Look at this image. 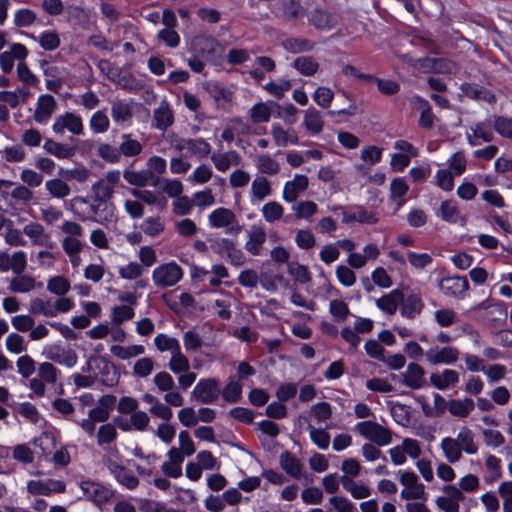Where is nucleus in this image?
Here are the masks:
<instances>
[{"mask_svg": "<svg viewBox=\"0 0 512 512\" xmlns=\"http://www.w3.org/2000/svg\"><path fill=\"white\" fill-rule=\"evenodd\" d=\"M401 302V314L407 318H414L422 310V302L416 294H411L404 298L402 290H392L389 295L378 299L377 306L386 313L393 314L398 303Z\"/></svg>", "mask_w": 512, "mask_h": 512, "instance_id": "nucleus-1", "label": "nucleus"}, {"mask_svg": "<svg viewBox=\"0 0 512 512\" xmlns=\"http://www.w3.org/2000/svg\"><path fill=\"white\" fill-rule=\"evenodd\" d=\"M58 296L56 299L35 298L30 302V312L40 314L46 317L56 316L58 313H64L72 308V301L62 295L68 290H52Z\"/></svg>", "mask_w": 512, "mask_h": 512, "instance_id": "nucleus-2", "label": "nucleus"}, {"mask_svg": "<svg viewBox=\"0 0 512 512\" xmlns=\"http://www.w3.org/2000/svg\"><path fill=\"white\" fill-rule=\"evenodd\" d=\"M191 45L194 53L206 62L216 64L222 57L223 47L213 37L197 36Z\"/></svg>", "mask_w": 512, "mask_h": 512, "instance_id": "nucleus-3", "label": "nucleus"}, {"mask_svg": "<svg viewBox=\"0 0 512 512\" xmlns=\"http://www.w3.org/2000/svg\"><path fill=\"white\" fill-rule=\"evenodd\" d=\"M355 429L365 439L378 446H386L392 441L391 431L375 421L368 420L359 422L356 424Z\"/></svg>", "mask_w": 512, "mask_h": 512, "instance_id": "nucleus-4", "label": "nucleus"}, {"mask_svg": "<svg viewBox=\"0 0 512 512\" xmlns=\"http://www.w3.org/2000/svg\"><path fill=\"white\" fill-rule=\"evenodd\" d=\"M10 261V269L18 276L12 280L9 288H42L43 283H36L35 279L30 276L20 275L26 267V255L24 252L14 253Z\"/></svg>", "mask_w": 512, "mask_h": 512, "instance_id": "nucleus-5", "label": "nucleus"}, {"mask_svg": "<svg viewBox=\"0 0 512 512\" xmlns=\"http://www.w3.org/2000/svg\"><path fill=\"white\" fill-rule=\"evenodd\" d=\"M399 481L404 486L400 493L402 499L427 501L428 494L425 491V486L418 482V476L414 472H402Z\"/></svg>", "mask_w": 512, "mask_h": 512, "instance_id": "nucleus-6", "label": "nucleus"}, {"mask_svg": "<svg viewBox=\"0 0 512 512\" xmlns=\"http://www.w3.org/2000/svg\"><path fill=\"white\" fill-rule=\"evenodd\" d=\"M220 396V384L216 378H202L195 385L191 397L202 404L215 403Z\"/></svg>", "mask_w": 512, "mask_h": 512, "instance_id": "nucleus-7", "label": "nucleus"}, {"mask_svg": "<svg viewBox=\"0 0 512 512\" xmlns=\"http://www.w3.org/2000/svg\"><path fill=\"white\" fill-rule=\"evenodd\" d=\"M103 463L114 479L128 490H134L139 485V479L126 467L113 460L111 457H104Z\"/></svg>", "mask_w": 512, "mask_h": 512, "instance_id": "nucleus-8", "label": "nucleus"}, {"mask_svg": "<svg viewBox=\"0 0 512 512\" xmlns=\"http://www.w3.org/2000/svg\"><path fill=\"white\" fill-rule=\"evenodd\" d=\"M66 491V484L63 480L46 478L41 480H30L27 482V492L30 495L51 496Z\"/></svg>", "mask_w": 512, "mask_h": 512, "instance_id": "nucleus-9", "label": "nucleus"}, {"mask_svg": "<svg viewBox=\"0 0 512 512\" xmlns=\"http://www.w3.org/2000/svg\"><path fill=\"white\" fill-rule=\"evenodd\" d=\"M182 277L183 270L174 262L162 264L153 271V280L158 286H173Z\"/></svg>", "mask_w": 512, "mask_h": 512, "instance_id": "nucleus-10", "label": "nucleus"}, {"mask_svg": "<svg viewBox=\"0 0 512 512\" xmlns=\"http://www.w3.org/2000/svg\"><path fill=\"white\" fill-rule=\"evenodd\" d=\"M43 353L48 360L68 368L74 367L78 361V356L74 350L57 344L47 345Z\"/></svg>", "mask_w": 512, "mask_h": 512, "instance_id": "nucleus-11", "label": "nucleus"}, {"mask_svg": "<svg viewBox=\"0 0 512 512\" xmlns=\"http://www.w3.org/2000/svg\"><path fill=\"white\" fill-rule=\"evenodd\" d=\"M84 496L98 506L108 502L113 497V491L100 483L85 480L80 482Z\"/></svg>", "mask_w": 512, "mask_h": 512, "instance_id": "nucleus-12", "label": "nucleus"}, {"mask_svg": "<svg viewBox=\"0 0 512 512\" xmlns=\"http://www.w3.org/2000/svg\"><path fill=\"white\" fill-rule=\"evenodd\" d=\"M459 355L460 352L456 347L444 346L439 348L436 346L426 351L425 358L431 365H450L459 359Z\"/></svg>", "mask_w": 512, "mask_h": 512, "instance_id": "nucleus-13", "label": "nucleus"}, {"mask_svg": "<svg viewBox=\"0 0 512 512\" xmlns=\"http://www.w3.org/2000/svg\"><path fill=\"white\" fill-rule=\"evenodd\" d=\"M52 129L56 134H63L64 130L67 129L74 135H81L83 134L84 127L80 116L66 112L55 118Z\"/></svg>", "mask_w": 512, "mask_h": 512, "instance_id": "nucleus-14", "label": "nucleus"}, {"mask_svg": "<svg viewBox=\"0 0 512 512\" xmlns=\"http://www.w3.org/2000/svg\"><path fill=\"white\" fill-rule=\"evenodd\" d=\"M28 55L27 48L21 43H13L9 51L0 54V67L6 74L10 73L14 66V59L20 62Z\"/></svg>", "mask_w": 512, "mask_h": 512, "instance_id": "nucleus-15", "label": "nucleus"}, {"mask_svg": "<svg viewBox=\"0 0 512 512\" xmlns=\"http://www.w3.org/2000/svg\"><path fill=\"white\" fill-rule=\"evenodd\" d=\"M425 371L417 363H409L406 371L402 374V384L411 389H420L426 385L424 378Z\"/></svg>", "mask_w": 512, "mask_h": 512, "instance_id": "nucleus-16", "label": "nucleus"}, {"mask_svg": "<svg viewBox=\"0 0 512 512\" xmlns=\"http://www.w3.org/2000/svg\"><path fill=\"white\" fill-rule=\"evenodd\" d=\"M94 377L95 381H99L108 387H113L119 380L115 366L104 357H101V363L98 364Z\"/></svg>", "mask_w": 512, "mask_h": 512, "instance_id": "nucleus-17", "label": "nucleus"}, {"mask_svg": "<svg viewBox=\"0 0 512 512\" xmlns=\"http://www.w3.org/2000/svg\"><path fill=\"white\" fill-rule=\"evenodd\" d=\"M309 181L305 175H295L294 179L288 181L284 185L283 198L287 202H294L300 193L304 192L308 187Z\"/></svg>", "mask_w": 512, "mask_h": 512, "instance_id": "nucleus-18", "label": "nucleus"}, {"mask_svg": "<svg viewBox=\"0 0 512 512\" xmlns=\"http://www.w3.org/2000/svg\"><path fill=\"white\" fill-rule=\"evenodd\" d=\"M460 375L456 370L444 369L441 373L430 375V383L439 390H446L459 383Z\"/></svg>", "mask_w": 512, "mask_h": 512, "instance_id": "nucleus-19", "label": "nucleus"}, {"mask_svg": "<svg viewBox=\"0 0 512 512\" xmlns=\"http://www.w3.org/2000/svg\"><path fill=\"white\" fill-rule=\"evenodd\" d=\"M211 160L218 171L225 172L231 166H238L241 164V156L235 150H229L225 153H213Z\"/></svg>", "mask_w": 512, "mask_h": 512, "instance_id": "nucleus-20", "label": "nucleus"}, {"mask_svg": "<svg viewBox=\"0 0 512 512\" xmlns=\"http://www.w3.org/2000/svg\"><path fill=\"white\" fill-rule=\"evenodd\" d=\"M279 460L281 468L289 476L297 480L302 477L304 466L296 456L289 451H284L281 453Z\"/></svg>", "mask_w": 512, "mask_h": 512, "instance_id": "nucleus-21", "label": "nucleus"}, {"mask_svg": "<svg viewBox=\"0 0 512 512\" xmlns=\"http://www.w3.org/2000/svg\"><path fill=\"white\" fill-rule=\"evenodd\" d=\"M56 108V101L52 95H41L37 102L34 119L38 123H45L53 114Z\"/></svg>", "mask_w": 512, "mask_h": 512, "instance_id": "nucleus-22", "label": "nucleus"}, {"mask_svg": "<svg viewBox=\"0 0 512 512\" xmlns=\"http://www.w3.org/2000/svg\"><path fill=\"white\" fill-rule=\"evenodd\" d=\"M411 102L420 110L419 126L426 129L432 128L435 116L429 102L420 96H414Z\"/></svg>", "mask_w": 512, "mask_h": 512, "instance_id": "nucleus-23", "label": "nucleus"}, {"mask_svg": "<svg viewBox=\"0 0 512 512\" xmlns=\"http://www.w3.org/2000/svg\"><path fill=\"white\" fill-rule=\"evenodd\" d=\"M475 435L473 431L467 426H463L460 428L456 438H454L459 447L463 452L468 455H474L478 451V446L474 440Z\"/></svg>", "mask_w": 512, "mask_h": 512, "instance_id": "nucleus-24", "label": "nucleus"}, {"mask_svg": "<svg viewBox=\"0 0 512 512\" xmlns=\"http://www.w3.org/2000/svg\"><path fill=\"white\" fill-rule=\"evenodd\" d=\"M249 240L245 244V249L252 255H259L260 248L266 240V232L261 226H251L249 232Z\"/></svg>", "mask_w": 512, "mask_h": 512, "instance_id": "nucleus-25", "label": "nucleus"}, {"mask_svg": "<svg viewBox=\"0 0 512 512\" xmlns=\"http://www.w3.org/2000/svg\"><path fill=\"white\" fill-rule=\"evenodd\" d=\"M153 119L154 126L162 131L173 124L174 115L167 102H161L160 106L154 110Z\"/></svg>", "mask_w": 512, "mask_h": 512, "instance_id": "nucleus-26", "label": "nucleus"}, {"mask_svg": "<svg viewBox=\"0 0 512 512\" xmlns=\"http://www.w3.org/2000/svg\"><path fill=\"white\" fill-rule=\"evenodd\" d=\"M209 222L215 228L228 227L236 222V216L230 209L218 208L209 215Z\"/></svg>", "mask_w": 512, "mask_h": 512, "instance_id": "nucleus-27", "label": "nucleus"}, {"mask_svg": "<svg viewBox=\"0 0 512 512\" xmlns=\"http://www.w3.org/2000/svg\"><path fill=\"white\" fill-rule=\"evenodd\" d=\"M475 409V402L471 398L451 399L449 401V412L458 418H466Z\"/></svg>", "mask_w": 512, "mask_h": 512, "instance_id": "nucleus-28", "label": "nucleus"}, {"mask_svg": "<svg viewBox=\"0 0 512 512\" xmlns=\"http://www.w3.org/2000/svg\"><path fill=\"white\" fill-rule=\"evenodd\" d=\"M23 232L32 240L34 244L52 247L49 236L45 234L44 227L41 224L31 222L24 227Z\"/></svg>", "mask_w": 512, "mask_h": 512, "instance_id": "nucleus-29", "label": "nucleus"}, {"mask_svg": "<svg viewBox=\"0 0 512 512\" xmlns=\"http://www.w3.org/2000/svg\"><path fill=\"white\" fill-rule=\"evenodd\" d=\"M242 384L234 377H230L226 385L220 390L222 398L227 403H237L242 399Z\"/></svg>", "mask_w": 512, "mask_h": 512, "instance_id": "nucleus-30", "label": "nucleus"}, {"mask_svg": "<svg viewBox=\"0 0 512 512\" xmlns=\"http://www.w3.org/2000/svg\"><path fill=\"white\" fill-rule=\"evenodd\" d=\"M440 448L448 463H456L462 458V450L452 437H445L440 442Z\"/></svg>", "mask_w": 512, "mask_h": 512, "instance_id": "nucleus-31", "label": "nucleus"}, {"mask_svg": "<svg viewBox=\"0 0 512 512\" xmlns=\"http://www.w3.org/2000/svg\"><path fill=\"white\" fill-rule=\"evenodd\" d=\"M44 150L60 159H67L75 155L76 149L52 139H47L43 145Z\"/></svg>", "mask_w": 512, "mask_h": 512, "instance_id": "nucleus-32", "label": "nucleus"}, {"mask_svg": "<svg viewBox=\"0 0 512 512\" xmlns=\"http://www.w3.org/2000/svg\"><path fill=\"white\" fill-rule=\"evenodd\" d=\"M341 484L343 488L351 494L354 499H364L371 495V490L369 487L357 484L353 481L352 478L348 476L340 477Z\"/></svg>", "mask_w": 512, "mask_h": 512, "instance_id": "nucleus-33", "label": "nucleus"}, {"mask_svg": "<svg viewBox=\"0 0 512 512\" xmlns=\"http://www.w3.org/2000/svg\"><path fill=\"white\" fill-rule=\"evenodd\" d=\"M314 42L305 38H286L282 41V47L290 53H302L313 50Z\"/></svg>", "mask_w": 512, "mask_h": 512, "instance_id": "nucleus-34", "label": "nucleus"}, {"mask_svg": "<svg viewBox=\"0 0 512 512\" xmlns=\"http://www.w3.org/2000/svg\"><path fill=\"white\" fill-rule=\"evenodd\" d=\"M124 179L131 185L137 187H145L154 179V174L150 170L132 171L125 170L123 173Z\"/></svg>", "mask_w": 512, "mask_h": 512, "instance_id": "nucleus-35", "label": "nucleus"}, {"mask_svg": "<svg viewBox=\"0 0 512 512\" xmlns=\"http://www.w3.org/2000/svg\"><path fill=\"white\" fill-rule=\"evenodd\" d=\"M168 368L174 374H181L188 372L190 369V362L188 358L181 352V347L176 349L168 362Z\"/></svg>", "mask_w": 512, "mask_h": 512, "instance_id": "nucleus-36", "label": "nucleus"}, {"mask_svg": "<svg viewBox=\"0 0 512 512\" xmlns=\"http://www.w3.org/2000/svg\"><path fill=\"white\" fill-rule=\"evenodd\" d=\"M304 126L311 134H319L323 129V120L321 113L314 108H309L305 112Z\"/></svg>", "mask_w": 512, "mask_h": 512, "instance_id": "nucleus-37", "label": "nucleus"}, {"mask_svg": "<svg viewBox=\"0 0 512 512\" xmlns=\"http://www.w3.org/2000/svg\"><path fill=\"white\" fill-rule=\"evenodd\" d=\"M309 22L317 29H330L335 25L334 18L326 11L318 8L311 12Z\"/></svg>", "mask_w": 512, "mask_h": 512, "instance_id": "nucleus-38", "label": "nucleus"}, {"mask_svg": "<svg viewBox=\"0 0 512 512\" xmlns=\"http://www.w3.org/2000/svg\"><path fill=\"white\" fill-rule=\"evenodd\" d=\"M256 167L259 172L275 175L280 171V164L269 154H261L256 158Z\"/></svg>", "mask_w": 512, "mask_h": 512, "instance_id": "nucleus-39", "label": "nucleus"}, {"mask_svg": "<svg viewBox=\"0 0 512 512\" xmlns=\"http://www.w3.org/2000/svg\"><path fill=\"white\" fill-rule=\"evenodd\" d=\"M45 188L52 197L65 198L70 195L69 185L60 178H54L46 181Z\"/></svg>", "mask_w": 512, "mask_h": 512, "instance_id": "nucleus-40", "label": "nucleus"}, {"mask_svg": "<svg viewBox=\"0 0 512 512\" xmlns=\"http://www.w3.org/2000/svg\"><path fill=\"white\" fill-rule=\"evenodd\" d=\"M121 139L122 142L119 146L120 155L123 154L126 157H133L141 153V143L135 139H132L130 134H123Z\"/></svg>", "mask_w": 512, "mask_h": 512, "instance_id": "nucleus-41", "label": "nucleus"}, {"mask_svg": "<svg viewBox=\"0 0 512 512\" xmlns=\"http://www.w3.org/2000/svg\"><path fill=\"white\" fill-rule=\"evenodd\" d=\"M280 10L282 15L289 20L301 18L304 12L300 0H282Z\"/></svg>", "mask_w": 512, "mask_h": 512, "instance_id": "nucleus-42", "label": "nucleus"}, {"mask_svg": "<svg viewBox=\"0 0 512 512\" xmlns=\"http://www.w3.org/2000/svg\"><path fill=\"white\" fill-rule=\"evenodd\" d=\"M93 209L96 221L100 224H107L115 220V207L112 203H98Z\"/></svg>", "mask_w": 512, "mask_h": 512, "instance_id": "nucleus-43", "label": "nucleus"}, {"mask_svg": "<svg viewBox=\"0 0 512 512\" xmlns=\"http://www.w3.org/2000/svg\"><path fill=\"white\" fill-rule=\"evenodd\" d=\"M293 66L304 76H312L319 69V64L312 57L308 56L297 57L293 62Z\"/></svg>", "mask_w": 512, "mask_h": 512, "instance_id": "nucleus-44", "label": "nucleus"}, {"mask_svg": "<svg viewBox=\"0 0 512 512\" xmlns=\"http://www.w3.org/2000/svg\"><path fill=\"white\" fill-rule=\"evenodd\" d=\"M272 192L270 182L264 176H257L251 185V193L258 200H263Z\"/></svg>", "mask_w": 512, "mask_h": 512, "instance_id": "nucleus-45", "label": "nucleus"}, {"mask_svg": "<svg viewBox=\"0 0 512 512\" xmlns=\"http://www.w3.org/2000/svg\"><path fill=\"white\" fill-rule=\"evenodd\" d=\"M111 115L115 122H126L132 118V106L121 101L112 104Z\"/></svg>", "mask_w": 512, "mask_h": 512, "instance_id": "nucleus-46", "label": "nucleus"}, {"mask_svg": "<svg viewBox=\"0 0 512 512\" xmlns=\"http://www.w3.org/2000/svg\"><path fill=\"white\" fill-rule=\"evenodd\" d=\"M186 150L199 158H204L210 154L211 146L203 138L188 139Z\"/></svg>", "mask_w": 512, "mask_h": 512, "instance_id": "nucleus-47", "label": "nucleus"}, {"mask_svg": "<svg viewBox=\"0 0 512 512\" xmlns=\"http://www.w3.org/2000/svg\"><path fill=\"white\" fill-rule=\"evenodd\" d=\"M311 441L321 450H326L330 444V434L321 428L308 426Z\"/></svg>", "mask_w": 512, "mask_h": 512, "instance_id": "nucleus-48", "label": "nucleus"}, {"mask_svg": "<svg viewBox=\"0 0 512 512\" xmlns=\"http://www.w3.org/2000/svg\"><path fill=\"white\" fill-rule=\"evenodd\" d=\"M288 272L290 276L299 284H307L311 280L308 268L297 262L288 263Z\"/></svg>", "mask_w": 512, "mask_h": 512, "instance_id": "nucleus-49", "label": "nucleus"}, {"mask_svg": "<svg viewBox=\"0 0 512 512\" xmlns=\"http://www.w3.org/2000/svg\"><path fill=\"white\" fill-rule=\"evenodd\" d=\"M131 194L135 198L141 199L147 204L157 205L160 209H163L166 206V199L164 197H157L152 191L132 189Z\"/></svg>", "mask_w": 512, "mask_h": 512, "instance_id": "nucleus-50", "label": "nucleus"}, {"mask_svg": "<svg viewBox=\"0 0 512 512\" xmlns=\"http://www.w3.org/2000/svg\"><path fill=\"white\" fill-rule=\"evenodd\" d=\"M153 383L158 392L164 393L175 388V381L167 371H160L153 377Z\"/></svg>", "mask_w": 512, "mask_h": 512, "instance_id": "nucleus-51", "label": "nucleus"}, {"mask_svg": "<svg viewBox=\"0 0 512 512\" xmlns=\"http://www.w3.org/2000/svg\"><path fill=\"white\" fill-rule=\"evenodd\" d=\"M111 351L118 358L126 360L143 354L145 352V348L143 345H131L127 347L113 346Z\"/></svg>", "mask_w": 512, "mask_h": 512, "instance_id": "nucleus-52", "label": "nucleus"}, {"mask_svg": "<svg viewBox=\"0 0 512 512\" xmlns=\"http://www.w3.org/2000/svg\"><path fill=\"white\" fill-rule=\"evenodd\" d=\"M154 344L160 352L169 351L171 354L180 348V343L176 338L165 334H158L154 339Z\"/></svg>", "mask_w": 512, "mask_h": 512, "instance_id": "nucleus-53", "label": "nucleus"}, {"mask_svg": "<svg viewBox=\"0 0 512 512\" xmlns=\"http://www.w3.org/2000/svg\"><path fill=\"white\" fill-rule=\"evenodd\" d=\"M154 369V361L150 357H142L133 365V374L140 378L148 377Z\"/></svg>", "mask_w": 512, "mask_h": 512, "instance_id": "nucleus-54", "label": "nucleus"}, {"mask_svg": "<svg viewBox=\"0 0 512 512\" xmlns=\"http://www.w3.org/2000/svg\"><path fill=\"white\" fill-rule=\"evenodd\" d=\"M217 244L228 252L233 264L241 265L244 262V255L241 250L235 248L234 241L223 238Z\"/></svg>", "mask_w": 512, "mask_h": 512, "instance_id": "nucleus-55", "label": "nucleus"}, {"mask_svg": "<svg viewBox=\"0 0 512 512\" xmlns=\"http://www.w3.org/2000/svg\"><path fill=\"white\" fill-rule=\"evenodd\" d=\"M15 411L33 424H37L40 420V414L37 408L30 402L20 403L18 407L15 408Z\"/></svg>", "mask_w": 512, "mask_h": 512, "instance_id": "nucleus-56", "label": "nucleus"}, {"mask_svg": "<svg viewBox=\"0 0 512 512\" xmlns=\"http://www.w3.org/2000/svg\"><path fill=\"white\" fill-rule=\"evenodd\" d=\"M59 370L50 362H43L38 367V376L46 383L53 384L57 381Z\"/></svg>", "mask_w": 512, "mask_h": 512, "instance_id": "nucleus-57", "label": "nucleus"}, {"mask_svg": "<svg viewBox=\"0 0 512 512\" xmlns=\"http://www.w3.org/2000/svg\"><path fill=\"white\" fill-rule=\"evenodd\" d=\"M37 19L36 13L30 9L23 8L16 11L14 15V25L16 27H28Z\"/></svg>", "mask_w": 512, "mask_h": 512, "instance_id": "nucleus-58", "label": "nucleus"}, {"mask_svg": "<svg viewBox=\"0 0 512 512\" xmlns=\"http://www.w3.org/2000/svg\"><path fill=\"white\" fill-rule=\"evenodd\" d=\"M117 438L116 428L111 423L103 424L99 427L97 433V443L100 446L109 444Z\"/></svg>", "mask_w": 512, "mask_h": 512, "instance_id": "nucleus-59", "label": "nucleus"}, {"mask_svg": "<svg viewBox=\"0 0 512 512\" xmlns=\"http://www.w3.org/2000/svg\"><path fill=\"white\" fill-rule=\"evenodd\" d=\"M92 190L95 195V200L99 203L108 202L112 197L114 190L111 186L106 184L103 180H99L92 186Z\"/></svg>", "mask_w": 512, "mask_h": 512, "instance_id": "nucleus-60", "label": "nucleus"}, {"mask_svg": "<svg viewBox=\"0 0 512 512\" xmlns=\"http://www.w3.org/2000/svg\"><path fill=\"white\" fill-rule=\"evenodd\" d=\"M251 120L253 123L268 122L271 116V109L266 103H257L251 110Z\"/></svg>", "mask_w": 512, "mask_h": 512, "instance_id": "nucleus-61", "label": "nucleus"}, {"mask_svg": "<svg viewBox=\"0 0 512 512\" xmlns=\"http://www.w3.org/2000/svg\"><path fill=\"white\" fill-rule=\"evenodd\" d=\"M283 211V207L275 201L266 203L262 208L264 219L270 223L279 220L283 215Z\"/></svg>", "mask_w": 512, "mask_h": 512, "instance_id": "nucleus-62", "label": "nucleus"}, {"mask_svg": "<svg viewBox=\"0 0 512 512\" xmlns=\"http://www.w3.org/2000/svg\"><path fill=\"white\" fill-rule=\"evenodd\" d=\"M494 129L500 136L512 139V118L495 116Z\"/></svg>", "mask_w": 512, "mask_h": 512, "instance_id": "nucleus-63", "label": "nucleus"}, {"mask_svg": "<svg viewBox=\"0 0 512 512\" xmlns=\"http://www.w3.org/2000/svg\"><path fill=\"white\" fill-rule=\"evenodd\" d=\"M109 118L103 111L95 112L90 119V128L95 133H104L109 128Z\"/></svg>", "mask_w": 512, "mask_h": 512, "instance_id": "nucleus-64", "label": "nucleus"}]
</instances>
